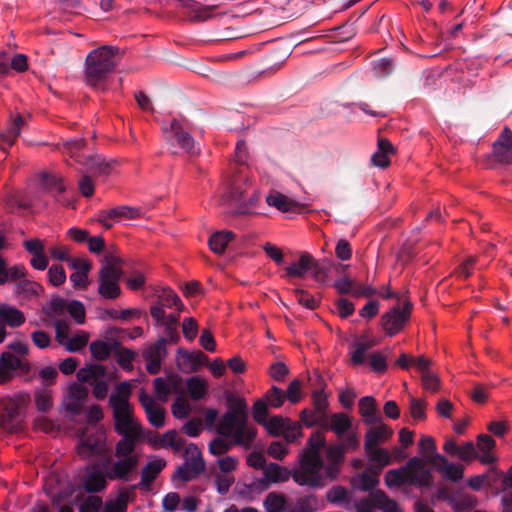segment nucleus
<instances>
[{
  "mask_svg": "<svg viewBox=\"0 0 512 512\" xmlns=\"http://www.w3.org/2000/svg\"><path fill=\"white\" fill-rule=\"evenodd\" d=\"M375 501L377 509L383 512H402L398 503L395 500L389 498L383 490H375Z\"/></svg>",
  "mask_w": 512,
  "mask_h": 512,
  "instance_id": "obj_39",
  "label": "nucleus"
},
{
  "mask_svg": "<svg viewBox=\"0 0 512 512\" xmlns=\"http://www.w3.org/2000/svg\"><path fill=\"white\" fill-rule=\"evenodd\" d=\"M266 203L269 206L275 207L277 210L281 212H289L292 211L294 207V202L290 200L286 195L273 191L266 197Z\"/></svg>",
  "mask_w": 512,
  "mask_h": 512,
  "instance_id": "obj_37",
  "label": "nucleus"
},
{
  "mask_svg": "<svg viewBox=\"0 0 512 512\" xmlns=\"http://www.w3.org/2000/svg\"><path fill=\"white\" fill-rule=\"evenodd\" d=\"M326 459V477H329L330 481H335L340 474L341 465L345 461V452L342 446L337 444L330 445L326 450Z\"/></svg>",
  "mask_w": 512,
  "mask_h": 512,
  "instance_id": "obj_18",
  "label": "nucleus"
},
{
  "mask_svg": "<svg viewBox=\"0 0 512 512\" xmlns=\"http://www.w3.org/2000/svg\"><path fill=\"white\" fill-rule=\"evenodd\" d=\"M294 294L297 302L310 310L316 309L320 303L319 298H316L314 295L303 289H295Z\"/></svg>",
  "mask_w": 512,
  "mask_h": 512,
  "instance_id": "obj_50",
  "label": "nucleus"
},
{
  "mask_svg": "<svg viewBox=\"0 0 512 512\" xmlns=\"http://www.w3.org/2000/svg\"><path fill=\"white\" fill-rule=\"evenodd\" d=\"M24 124V119L21 114H11L10 122L5 131L1 133V148L4 152L10 148L15 139L20 135L21 127Z\"/></svg>",
  "mask_w": 512,
  "mask_h": 512,
  "instance_id": "obj_23",
  "label": "nucleus"
},
{
  "mask_svg": "<svg viewBox=\"0 0 512 512\" xmlns=\"http://www.w3.org/2000/svg\"><path fill=\"white\" fill-rule=\"evenodd\" d=\"M233 238L234 233L231 231H218L210 236L208 244L214 253L222 254Z\"/></svg>",
  "mask_w": 512,
  "mask_h": 512,
  "instance_id": "obj_33",
  "label": "nucleus"
},
{
  "mask_svg": "<svg viewBox=\"0 0 512 512\" xmlns=\"http://www.w3.org/2000/svg\"><path fill=\"white\" fill-rule=\"evenodd\" d=\"M312 404L320 416L327 415L328 400L327 395L324 393V389L314 390L312 392Z\"/></svg>",
  "mask_w": 512,
  "mask_h": 512,
  "instance_id": "obj_55",
  "label": "nucleus"
},
{
  "mask_svg": "<svg viewBox=\"0 0 512 512\" xmlns=\"http://www.w3.org/2000/svg\"><path fill=\"white\" fill-rule=\"evenodd\" d=\"M186 9L187 16L192 21L203 22L213 16L216 6L202 5L194 0H178Z\"/></svg>",
  "mask_w": 512,
  "mask_h": 512,
  "instance_id": "obj_21",
  "label": "nucleus"
},
{
  "mask_svg": "<svg viewBox=\"0 0 512 512\" xmlns=\"http://www.w3.org/2000/svg\"><path fill=\"white\" fill-rule=\"evenodd\" d=\"M139 463V457L118 458L115 461L104 463L106 477L111 480H122L129 482L133 478Z\"/></svg>",
  "mask_w": 512,
  "mask_h": 512,
  "instance_id": "obj_12",
  "label": "nucleus"
},
{
  "mask_svg": "<svg viewBox=\"0 0 512 512\" xmlns=\"http://www.w3.org/2000/svg\"><path fill=\"white\" fill-rule=\"evenodd\" d=\"M326 446V438L320 431L313 432L308 438L305 447L298 455V467L292 470L291 477L299 486L320 489L330 481L326 477L325 462L321 455Z\"/></svg>",
  "mask_w": 512,
  "mask_h": 512,
  "instance_id": "obj_2",
  "label": "nucleus"
},
{
  "mask_svg": "<svg viewBox=\"0 0 512 512\" xmlns=\"http://www.w3.org/2000/svg\"><path fill=\"white\" fill-rule=\"evenodd\" d=\"M286 399L285 392L277 386H272L265 394L264 400L273 408H279Z\"/></svg>",
  "mask_w": 512,
  "mask_h": 512,
  "instance_id": "obj_52",
  "label": "nucleus"
},
{
  "mask_svg": "<svg viewBox=\"0 0 512 512\" xmlns=\"http://www.w3.org/2000/svg\"><path fill=\"white\" fill-rule=\"evenodd\" d=\"M252 416L259 425L266 423L268 417V404L264 398L255 401L252 407Z\"/></svg>",
  "mask_w": 512,
  "mask_h": 512,
  "instance_id": "obj_54",
  "label": "nucleus"
},
{
  "mask_svg": "<svg viewBox=\"0 0 512 512\" xmlns=\"http://www.w3.org/2000/svg\"><path fill=\"white\" fill-rule=\"evenodd\" d=\"M427 464L435 466L446 479L452 482H458L463 478V465L451 463L443 455L435 454L425 458L411 457L405 465L388 470L384 476L385 484L389 488H400L406 485L420 489L428 488L433 483V475L426 467Z\"/></svg>",
  "mask_w": 512,
  "mask_h": 512,
  "instance_id": "obj_1",
  "label": "nucleus"
},
{
  "mask_svg": "<svg viewBox=\"0 0 512 512\" xmlns=\"http://www.w3.org/2000/svg\"><path fill=\"white\" fill-rule=\"evenodd\" d=\"M108 479L106 477V472H102L101 470L94 469L92 472H90L85 481H84V489L88 493H98L104 490L107 486Z\"/></svg>",
  "mask_w": 512,
  "mask_h": 512,
  "instance_id": "obj_31",
  "label": "nucleus"
},
{
  "mask_svg": "<svg viewBox=\"0 0 512 512\" xmlns=\"http://www.w3.org/2000/svg\"><path fill=\"white\" fill-rule=\"evenodd\" d=\"M300 421L306 426V427H313L316 425H319L321 427H328L327 426V415L320 416L316 410H311L309 408H305L300 412Z\"/></svg>",
  "mask_w": 512,
  "mask_h": 512,
  "instance_id": "obj_38",
  "label": "nucleus"
},
{
  "mask_svg": "<svg viewBox=\"0 0 512 512\" xmlns=\"http://www.w3.org/2000/svg\"><path fill=\"white\" fill-rule=\"evenodd\" d=\"M86 142L83 138H75L58 143L57 146L64 154L74 158L76 162L82 163L87 171L93 176L109 175L112 171V163L107 162L100 155L83 157L81 154Z\"/></svg>",
  "mask_w": 512,
  "mask_h": 512,
  "instance_id": "obj_6",
  "label": "nucleus"
},
{
  "mask_svg": "<svg viewBox=\"0 0 512 512\" xmlns=\"http://www.w3.org/2000/svg\"><path fill=\"white\" fill-rule=\"evenodd\" d=\"M214 482L217 492L221 495H225L228 493L230 487L234 484L235 478L231 474L217 473L215 475Z\"/></svg>",
  "mask_w": 512,
  "mask_h": 512,
  "instance_id": "obj_60",
  "label": "nucleus"
},
{
  "mask_svg": "<svg viewBox=\"0 0 512 512\" xmlns=\"http://www.w3.org/2000/svg\"><path fill=\"white\" fill-rule=\"evenodd\" d=\"M36 407L41 412H48L53 405L52 396L49 390L43 388L39 389L34 394Z\"/></svg>",
  "mask_w": 512,
  "mask_h": 512,
  "instance_id": "obj_47",
  "label": "nucleus"
},
{
  "mask_svg": "<svg viewBox=\"0 0 512 512\" xmlns=\"http://www.w3.org/2000/svg\"><path fill=\"white\" fill-rule=\"evenodd\" d=\"M149 423L155 427L160 428L165 424V409L157 405L156 407L145 412Z\"/></svg>",
  "mask_w": 512,
  "mask_h": 512,
  "instance_id": "obj_57",
  "label": "nucleus"
},
{
  "mask_svg": "<svg viewBox=\"0 0 512 512\" xmlns=\"http://www.w3.org/2000/svg\"><path fill=\"white\" fill-rule=\"evenodd\" d=\"M166 338L160 337L154 344L143 352V358L146 361V370L149 374L159 373L162 360L167 355Z\"/></svg>",
  "mask_w": 512,
  "mask_h": 512,
  "instance_id": "obj_14",
  "label": "nucleus"
},
{
  "mask_svg": "<svg viewBox=\"0 0 512 512\" xmlns=\"http://www.w3.org/2000/svg\"><path fill=\"white\" fill-rule=\"evenodd\" d=\"M17 289L19 293L25 294L26 296L37 295L41 290L42 286L28 279H22L17 284Z\"/></svg>",
  "mask_w": 512,
  "mask_h": 512,
  "instance_id": "obj_64",
  "label": "nucleus"
},
{
  "mask_svg": "<svg viewBox=\"0 0 512 512\" xmlns=\"http://www.w3.org/2000/svg\"><path fill=\"white\" fill-rule=\"evenodd\" d=\"M369 365L373 372L377 374H383L387 371V355H385L382 351H373L369 355Z\"/></svg>",
  "mask_w": 512,
  "mask_h": 512,
  "instance_id": "obj_45",
  "label": "nucleus"
},
{
  "mask_svg": "<svg viewBox=\"0 0 512 512\" xmlns=\"http://www.w3.org/2000/svg\"><path fill=\"white\" fill-rule=\"evenodd\" d=\"M162 131L171 147L178 146L188 154L196 153L193 137L179 120L173 119L169 124L163 125Z\"/></svg>",
  "mask_w": 512,
  "mask_h": 512,
  "instance_id": "obj_11",
  "label": "nucleus"
},
{
  "mask_svg": "<svg viewBox=\"0 0 512 512\" xmlns=\"http://www.w3.org/2000/svg\"><path fill=\"white\" fill-rule=\"evenodd\" d=\"M492 152L497 162L505 165L512 163V130L510 128L504 127L493 143Z\"/></svg>",
  "mask_w": 512,
  "mask_h": 512,
  "instance_id": "obj_15",
  "label": "nucleus"
},
{
  "mask_svg": "<svg viewBox=\"0 0 512 512\" xmlns=\"http://www.w3.org/2000/svg\"><path fill=\"white\" fill-rule=\"evenodd\" d=\"M267 512H289L290 502L283 494L269 493L264 501Z\"/></svg>",
  "mask_w": 512,
  "mask_h": 512,
  "instance_id": "obj_35",
  "label": "nucleus"
},
{
  "mask_svg": "<svg viewBox=\"0 0 512 512\" xmlns=\"http://www.w3.org/2000/svg\"><path fill=\"white\" fill-rule=\"evenodd\" d=\"M153 387L156 398L166 402L172 390L170 383L165 378L157 377L153 380Z\"/></svg>",
  "mask_w": 512,
  "mask_h": 512,
  "instance_id": "obj_51",
  "label": "nucleus"
},
{
  "mask_svg": "<svg viewBox=\"0 0 512 512\" xmlns=\"http://www.w3.org/2000/svg\"><path fill=\"white\" fill-rule=\"evenodd\" d=\"M48 279L51 285L57 287L66 280V273L62 265L54 264L48 269Z\"/></svg>",
  "mask_w": 512,
  "mask_h": 512,
  "instance_id": "obj_61",
  "label": "nucleus"
},
{
  "mask_svg": "<svg viewBox=\"0 0 512 512\" xmlns=\"http://www.w3.org/2000/svg\"><path fill=\"white\" fill-rule=\"evenodd\" d=\"M476 262V256L467 257L461 264H459L455 268L454 274L459 278H468L469 276L472 275Z\"/></svg>",
  "mask_w": 512,
  "mask_h": 512,
  "instance_id": "obj_59",
  "label": "nucleus"
},
{
  "mask_svg": "<svg viewBox=\"0 0 512 512\" xmlns=\"http://www.w3.org/2000/svg\"><path fill=\"white\" fill-rule=\"evenodd\" d=\"M119 48L103 45L92 50L86 57L85 77L88 85L104 90V81L117 66Z\"/></svg>",
  "mask_w": 512,
  "mask_h": 512,
  "instance_id": "obj_4",
  "label": "nucleus"
},
{
  "mask_svg": "<svg viewBox=\"0 0 512 512\" xmlns=\"http://www.w3.org/2000/svg\"><path fill=\"white\" fill-rule=\"evenodd\" d=\"M216 432L230 440L235 446L251 449L257 437V428L248 422V418L223 413L215 425Z\"/></svg>",
  "mask_w": 512,
  "mask_h": 512,
  "instance_id": "obj_5",
  "label": "nucleus"
},
{
  "mask_svg": "<svg viewBox=\"0 0 512 512\" xmlns=\"http://www.w3.org/2000/svg\"><path fill=\"white\" fill-rule=\"evenodd\" d=\"M113 353L117 356V363L122 369L128 371L133 369L132 362L136 356L133 350L121 347V345H119V347L116 348Z\"/></svg>",
  "mask_w": 512,
  "mask_h": 512,
  "instance_id": "obj_44",
  "label": "nucleus"
},
{
  "mask_svg": "<svg viewBox=\"0 0 512 512\" xmlns=\"http://www.w3.org/2000/svg\"><path fill=\"white\" fill-rule=\"evenodd\" d=\"M496 442L495 440L488 434H480L477 437L476 448L479 449L482 453L479 454V461L484 465H490L496 462L497 458L492 453V450L495 448Z\"/></svg>",
  "mask_w": 512,
  "mask_h": 512,
  "instance_id": "obj_25",
  "label": "nucleus"
},
{
  "mask_svg": "<svg viewBox=\"0 0 512 512\" xmlns=\"http://www.w3.org/2000/svg\"><path fill=\"white\" fill-rule=\"evenodd\" d=\"M317 509V499L315 496H304L290 502L289 512H314Z\"/></svg>",
  "mask_w": 512,
  "mask_h": 512,
  "instance_id": "obj_41",
  "label": "nucleus"
},
{
  "mask_svg": "<svg viewBox=\"0 0 512 512\" xmlns=\"http://www.w3.org/2000/svg\"><path fill=\"white\" fill-rule=\"evenodd\" d=\"M286 443H294L303 436L302 426L289 418L287 425L284 426L282 434Z\"/></svg>",
  "mask_w": 512,
  "mask_h": 512,
  "instance_id": "obj_46",
  "label": "nucleus"
},
{
  "mask_svg": "<svg viewBox=\"0 0 512 512\" xmlns=\"http://www.w3.org/2000/svg\"><path fill=\"white\" fill-rule=\"evenodd\" d=\"M121 259L107 256L98 273V293L105 299H116L121 294L119 282L123 275Z\"/></svg>",
  "mask_w": 512,
  "mask_h": 512,
  "instance_id": "obj_7",
  "label": "nucleus"
},
{
  "mask_svg": "<svg viewBox=\"0 0 512 512\" xmlns=\"http://www.w3.org/2000/svg\"><path fill=\"white\" fill-rule=\"evenodd\" d=\"M227 410L225 413H230L234 416L248 418V405L243 397L228 393L226 395Z\"/></svg>",
  "mask_w": 512,
  "mask_h": 512,
  "instance_id": "obj_32",
  "label": "nucleus"
},
{
  "mask_svg": "<svg viewBox=\"0 0 512 512\" xmlns=\"http://www.w3.org/2000/svg\"><path fill=\"white\" fill-rule=\"evenodd\" d=\"M246 193V176H237L232 179L224 194V200L234 202L235 207L232 213L235 215H246L250 213V207L258 200V196L253 193L247 200Z\"/></svg>",
  "mask_w": 512,
  "mask_h": 512,
  "instance_id": "obj_8",
  "label": "nucleus"
},
{
  "mask_svg": "<svg viewBox=\"0 0 512 512\" xmlns=\"http://www.w3.org/2000/svg\"><path fill=\"white\" fill-rule=\"evenodd\" d=\"M327 426L323 428L333 431L338 437H342L352 428V421L347 414L339 412L330 416V420H327Z\"/></svg>",
  "mask_w": 512,
  "mask_h": 512,
  "instance_id": "obj_28",
  "label": "nucleus"
},
{
  "mask_svg": "<svg viewBox=\"0 0 512 512\" xmlns=\"http://www.w3.org/2000/svg\"><path fill=\"white\" fill-rule=\"evenodd\" d=\"M411 309V303L406 302L402 308L397 305L382 316V327L387 335L394 336L402 329L410 317Z\"/></svg>",
  "mask_w": 512,
  "mask_h": 512,
  "instance_id": "obj_13",
  "label": "nucleus"
},
{
  "mask_svg": "<svg viewBox=\"0 0 512 512\" xmlns=\"http://www.w3.org/2000/svg\"><path fill=\"white\" fill-rule=\"evenodd\" d=\"M171 412L175 418L184 419L190 414L191 407L186 399L177 397L171 405Z\"/></svg>",
  "mask_w": 512,
  "mask_h": 512,
  "instance_id": "obj_56",
  "label": "nucleus"
},
{
  "mask_svg": "<svg viewBox=\"0 0 512 512\" xmlns=\"http://www.w3.org/2000/svg\"><path fill=\"white\" fill-rule=\"evenodd\" d=\"M121 437L122 438L115 445L114 456L116 458L139 457L134 451L137 443L142 439V436L127 435Z\"/></svg>",
  "mask_w": 512,
  "mask_h": 512,
  "instance_id": "obj_26",
  "label": "nucleus"
},
{
  "mask_svg": "<svg viewBox=\"0 0 512 512\" xmlns=\"http://www.w3.org/2000/svg\"><path fill=\"white\" fill-rule=\"evenodd\" d=\"M372 341H356L353 343L351 351V362L358 366L365 363V353L373 346Z\"/></svg>",
  "mask_w": 512,
  "mask_h": 512,
  "instance_id": "obj_42",
  "label": "nucleus"
},
{
  "mask_svg": "<svg viewBox=\"0 0 512 512\" xmlns=\"http://www.w3.org/2000/svg\"><path fill=\"white\" fill-rule=\"evenodd\" d=\"M177 353L181 357L183 365L191 372H196L200 366L205 365L208 361V357L202 351L189 352L186 349L179 348Z\"/></svg>",
  "mask_w": 512,
  "mask_h": 512,
  "instance_id": "obj_29",
  "label": "nucleus"
},
{
  "mask_svg": "<svg viewBox=\"0 0 512 512\" xmlns=\"http://www.w3.org/2000/svg\"><path fill=\"white\" fill-rule=\"evenodd\" d=\"M25 320V315L21 310L7 304H0V321L5 326L8 325L12 328L20 327L25 323Z\"/></svg>",
  "mask_w": 512,
  "mask_h": 512,
  "instance_id": "obj_27",
  "label": "nucleus"
},
{
  "mask_svg": "<svg viewBox=\"0 0 512 512\" xmlns=\"http://www.w3.org/2000/svg\"><path fill=\"white\" fill-rule=\"evenodd\" d=\"M227 440L228 439H226L222 436L214 438L209 443L210 453L213 455L219 456V455H222V454L228 452L231 449V447L235 446V445L232 444V442L230 440H229V442Z\"/></svg>",
  "mask_w": 512,
  "mask_h": 512,
  "instance_id": "obj_58",
  "label": "nucleus"
},
{
  "mask_svg": "<svg viewBox=\"0 0 512 512\" xmlns=\"http://www.w3.org/2000/svg\"><path fill=\"white\" fill-rule=\"evenodd\" d=\"M359 414L366 425L372 426L382 421L381 413L377 407L376 400L372 396H364L358 403Z\"/></svg>",
  "mask_w": 512,
  "mask_h": 512,
  "instance_id": "obj_19",
  "label": "nucleus"
},
{
  "mask_svg": "<svg viewBox=\"0 0 512 512\" xmlns=\"http://www.w3.org/2000/svg\"><path fill=\"white\" fill-rule=\"evenodd\" d=\"M395 152L393 144L388 139L379 138L377 150L371 156L372 165L381 169L387 168L391 163L390 155L395 154Z\"/></svg>",
  "mask_w": 512,
  "mask_h": 512,
  "instance_id": "obj_22",
  "label": "nucleus"
},
{
  "mask_svg": "<svg viewBox=\"0 0 512 512\" xmlns=\"http://www.w3.org/2000/svg\"><path fill=\"white\" fill-rule=\"evenodd\" d=\"M191 448H193L194 451L191 452V457L185 463L190 467L191 472H193L198 478L205 470V462L197 446L190 444L188 450Z\"/></svg>",
  "mask_w": 512,
  "mask_h": 512,
  "instance_id": "obj_40",
  "label": "nucleus"
},
{
  "mask_svg": "<svg viewBox=\"0 0 512 512\" xmlns=\"http://www.w3.org/2000/svg\"><path fill=\"white\" fill-rule=\"evenodd\" d=\"M89 334L87 332L82 331L81 333L69 337V339L64 343L66 350L69 352H78L82 350L88 343Z\"/></svg>",
  "mask_w": 512,
  "mask_h": 512,
  "instance_id": "obj_49",
  "label": "nucleus"
},
{
  "mask_svg": "<svg viewBox=\"0 0 512 512\" xmlns=\"http://www.w3.org/2000/svg\"><path fill=\"white\" fill-rule=\"evenodd\" d=\"M367 459L372 465L369 467V471L372 474L379 475L381 470L393 463V457L387 448L380 446H369L364 448Z\"/></svg>",
  "mask_w": 512,
  "mask_h": 512,
  "instance_id": "obj_17",
  "label": "nucleus"
},
{
  "mask_svg": "<svg viewBox=\"0 0 512 512\" xmlns=\"http://www.w3.org/2000/svg\"><path fill=\"white\" fill-rule=\"evenodd\" d=\"M158 302L164 307H176L180 309L182 307V302L178 295L171 289L163 290L162 294L159 296Z\"/></svg>",
  "mask_w": 512,
  "mask_h": 512,
  "instance_id": "obj_62",
  "label": "nucleus"
},
{
  "mask_svg": "<svg viewBox=\"0 0 512 512\" xmlns=\"http://www.w3.org/2000/svg\"><path fill=\"white\" fill-rule=\"evenodd\" d=\"M23 415L20 411V399L6 397L1 400L0 428L10 432H18L22 428Z\"/></svg>",
  "mask_w": 512,
  "mask_h": 512,
  "instance_id": "obj_10",
  "label": "nucleus"
},
{
  "mask_svg": "<svg viewBox=\"0 0 512 512\" xmlns=\"http://www.w3.org/2000/svg\"><path fill=\"white\" fill-rule=\"evenodd\" d=\"M483 474L486 486L500 489V485H503V472L498 468L492 466Z\"/></svg>",
  "mask_w": 512,
  "mask_h": 512,
  "instance_id": "obj_63",
  "label": "nucleus"
},
{
  "mask_svg": "<svg viewBox=\"0 0 512 512\" xmlns=\"http://www.w3.org/2000/svg\"><path fill=\"white\" fill-rule=\"evenodd\" d=\"M120 343L118 341H112L111 343L103 340H96L90 343V352L92 357L97 361H105L110 355L118 348Z\"/></svg>",
  "mask_w": 512,
  "mask_h": 512,
  "instance_id": "obj_30",
  "label": "nucleus"
},
{
  "mask_svg": "<svg viewBox=\"0 0 512 512\" xmlns=\"http://www.w3.org/2000/svg\"><path fill=\"white\" fill-rule=\"evenodd\" d=\"M165 466L166 461L161 458L149 461L141 470L140 482L132 485L130 489L135 490L138 488L143 491H149L152 483L156 480Z\"/></svg>",
  "mask_w": 512,
  "mask_h": 512,
  "instance_id": "obj_16",
  "label": "nucleus"
},
{
  "mask_svg": "<svg viewBox=\"0 0 512 512\" xmlns=\"http://www.w3.org/2000/svg\"><path fill=\"white\" fill-rule=\"evenodd\" d=\"M393 430L382 421L376 425H372L365 433L364 448L369 446H379L391 439Z\"/></svg>",
  "mask_w": 512,
  "mask_h": 512,
  "instance_id": "obj_20",
  "label": "nucleus"
},
{
  "mask_svg": "<svg viewBox=\"0 0 512 512\" xmlns=\"http://www.w3.org/2000/svg\"><path fill=\"white\" fill-rule=\"evenodd\" d=\"M131 385L127 381L116 385L109 397V405L113 411L114 431L120 436H142L141 424L135 419L133 407L129 402Z\"/></svg>",
  "mask_w": 512,
  "mask_h": 512,
  "instance_id": "obj_3",
  "label": "nucleus"
},
{
  "mask_svg": "<svg viewBox=\"0 0 512 512\" xmlns=\"http://www.w3.org/2000/svg\"><path fill=\"white\" fill-rule=\"evenodd\" d=\"M289 418H284L282 416H273L269 420H266V423H263L267 430V432L272 436H279L282 434L284 426L287 425Z\"/></svg>",
  "mask_w": 512,
  "mask_h": 512,
  "instance_id": "obj_48",
  "label": "nucleus"
},
{
  "mask_svg": "<svg viewBox=\"0 0 512 512\" xmlns=\"http://www.w3.org/2000/svg\"><path fill=\"white\" fill-rule=\"evenodd\" d=\"M186 384L189 395L193 400H200L207 395L208 384L206 380L198 376H192L187 380Z\"/></svg>",
  "mask_w": 512,
  "mask_h": 512,
  "instance_id": "obj_36",
  "label": "nucleus"
},
{
  "mask_svg": "<svg viewBox=\"0 0 512 512\" xmlns=\"http://www.w3.org/2000/svg\"><path fill=\"white\" fill-rule=\"evenodd\" d=\"M314 263V257L308 252H302L297 261L291 263L285 268V273L288 278H305L306 274Z\"/></svg>",
  "mask_w": 512,
  "mask_h": 512,
  "instance_id": "obj_24",
  "label": "nucleus"
},
{
  "mask_svg": "<svg viewBox=\"0 0 512 512\" xmlns=\"http://www.w3.org/2000/svg\"><path fill=\"white\" fill-rule=\"evenodd\" d=\"M264 476L269 482L281 483L287 481L292 474L287 468L277 463H270L264 468Z\"/></svg>",
  "mask_w": 512,
  "mask_h": 512,
  "instance_id": "obj_34",
  "label": "nucleus"
},
{
  "mask_svg": "<svg viewBox=\"0 0 512 512\" xmlns=\"http://www.w3.org/2000/svg\"><path fill=\"white\" fill-rule=\"evenodd\" d=\"M476 505L477 498L471 494H462L452 500V507L455 512H469Z\"/></svg>",
  "mask_w": 512,
  "mask_h": 512,
  "instance_id": "obj_43",
  "label": "nucleus"
},
{
  "mask_svg": "<svg viewBox=\"0 0 512 512\" xmlns=\"http://www.w3.org/2000/svg\"><path fill=\"white\" fill-rule=\"evenodd\" d=\"M457 457L465 462H471L473 460H479V453L476 445L471 442H465L463 445H459V451Z\"/></svg>",
  "mask_w": 512,
  "mask_h": 512,
  "instance_id": "obj_53",
  "label": "nucleus"
},
{
  "mask_svg": "<svg viewBox=\"0 0 512 512\" xmlns=\"http://www.w3.org/2000/svg\"><path fill=\"white\" fill-rule=\"evenodd\" d=\"M107 373L105 366L91 364L77 371V379L93 386L92 394L97 400H104L108 394V384L104 380Z\"/></svg>",
  "mask_w": 512,
  "mask_h": 512,
  "instance_id": "obj_9",
  "label": "nucleus"
}]
</instances>
